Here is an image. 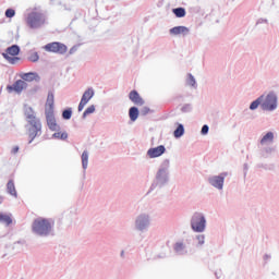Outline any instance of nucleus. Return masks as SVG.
<instances>
[{
    "label": "nucleus",
    "mask_w": 279,
    "mask_h": 279,
    "mask_svg": "<svg viewBox=\"0 0 279 279\" xmlns=\"http://www.w3.org/2000/svg\"><path fill=\"white\" fill-rule=\"evenodd\" d=\"M263 101H265V94L260 95L250 104V110H258V107L263 110Z\"/></svg>",
    "instance_id": "6ab92c4d"
},
{
    "label": "nucleus",
    "mask_w": 279,
    "mask_h": 279,
    "mask_svg": "<svg viewBox=\"0 0 279 279\" xmlns=\"http://www.w3.org/2000/svg\"><path fill=\"white\" fill-rule=\"evenodd\" d=\"M274 151H276L275 147H271V146L264 147L262 149V156H263V158H269V156H271V154H274Z\"/></svg>",
    "instance_id": "2f4dec72"
},
{
    "label": "nucleus",
    "mask_w": 279,
    "mask_h": 279,
    "mask_svg": "<svg viewBox=\"0 0 279 279\" xmlns=\"http://www.w3.org/2000/svg\"><path fill=\"white\" fill-rule=\"evenodd\" d=\"M54 104H56V96L53 94V90H49L47 100H46L45 112H53Z\"/></svg>",
    "instance_id": "f3484780"
},
{
    "label": "nucleus",
    "mask_w": 279,
    "mask_h": 279,
    "mask_svg": "<svg viewBox=\"0 0 279 279\" xmlns=\"http://www.w3.org/2000/svg\"><path fill=\"white\" fill-rule=\"evenodd\" d=\"M4 15L7 19H14V16H16V11L12 8H9L5 10Z\"/></svg>",
    "instance_id": "4c0bfd02"
},
{
    "label": "nucleus",
    "mask_w": 279,
    "mask_h": 279,
    "mask_svg": "<svg viewBox=\"0 0 279 279\" xmlns=\"http://www.w3.org/2000/svg\"><path fill=\"white\" fill-rule=\"evenodd\" d=\"M93 97H95V89L93 87H88L83 93V96L78 104V107H77L78 112H82V110H84V108L86 107V104H88V101H90L93 99Z\"/></svg>",
    "instance_id": "9d476101"
},
{
    "label": "nucleus",
    "mask_w": 279,
    "mask_h": 279,
    "mask_svg": "<svg viewBox=\"0 0 279 279\" xmlns=\"http://www.w3.org/2000/svg\"><path fill=\"white\" fill-rule=\"evenodd\" d=\"M8 56L16 57L21 53V47L19 45H12L5 49Z\"/></svg>",
    "instance_id": "412c9836"
},
{
    "label": "nucleus",
    "mask_w": 279,
    "mask_h": 279,
    "mask_svg": "<svg viewBox=\"0 0 279 279\" xmlns=\"http://www.w3.org/2000/svg\"><path fill=\"white\" fill-rule=\"evenodd\" d=\"M120 257H121V258H125V251H121V252H120Z\"/></svg>",
    "instance_id": "de8ad7c7"
},
{
    "label": "nucleus",
    "mask_w": 279,
    "mask_h": 279,
    "mask_svg": "<svg viewBox=\"0 0 279 279\" xmlns=\"http://www.w3.org/2000/svg\"><path fill=\"white\" fill-rule=\"evenodd\" d=\"M95 110H96L95 105H90V106L83 112L82 119L84 120V119H86V117H88V114L95 113Z\"/></svg>",
    "instance_id": "f704fd0d"
},
{
    "label": "nucleus",
    "mask_w": 279,
    "mask_h": 279,
    "mask_svg": "<svg viewBox=\"0 0 279 279\" xmlns=\"http://www.w3.org/2000/svg\"><path fill=\"white\" fill-rule=\"evenodd\" d=\"M263 23L265 25H269V20L268 19H263V17L258 19L256 24H255V27H257V25H263Z\"/></svg>",
    "instance_id": "ea45409f"
},
{
    "label": "nucleus",
    "mask_w": 279,
    "mask_h": 279,
    "mask_svg": "<svg viewBox=\"0 0 279 279\" xmlns=\"http://www.w3.org/2000/svg\"><path fill=\"white\" fill-rule=\"evenodd\" d=\"M184 134V124L179 123L175 130L173 131L174 138H182Z\"/></svg>",
    "instance_id": "cd10ccee"
},
{
    "label": "nucleus",
    "mask_w": 279,
    "mask_h": 279,
    "mask_svg": "<svg viewBox=\"0 0 279 279\" xmlns=\"http://www.w3.org/2000/svg\"><path fill=\"white\" fill-rule=\"evenodd\" d=\"M20 77L23 82H40V75L36 72L23 73Z\"/></svg>",
    "instance_id": "a211bd4d"
},
{
    "label": "nucleus",
    "mask_w": 279,
    "mask_h": 279,
    "mask_svg": "<svg viewBox=\"0 0 279 279\" xmlns=\"http://www.w3.org/2000/svg\"><path fill=\"white\" fill-rule=\"evenodd\" d=\"M173 250L179 256H184V254H186V246L182 242H177Z\"/></svg>",
    "instance_id": "5701e85b"
},
{
    "label": "nucleus",
    "mask_w": 279,
    "mask_h": 279,
    "mask_svg": "<svg viewBox=\"0 0 279 279\" xmlns=\"http://www.w3.org/2000/svg\"><path fill=\"white\" fill-rule=\"evenodd\" d=\"M190 226L193 232L202 234V232L206 231V216L203 213H194L190 220Z\"/></svg>",
    "instance_id": "20e7f679"
},
{
    "label": "nucleus",
    "mask_w": 279,
    "mask_h": 279,
    "mask_svg": "<svg viewBox=\"0 0 279 279\" xmlns=\"http://www.w3.org/2000/svg\"><path fill=\"white\" fill-rule=\"evenodd\" d=\"M71 117H73V108L68 107L62 111V119L64 121H70Z\"/></svg>",
    "instance_id": "7c9ffc66"
},
{
    "label": "nucleus",
    "mask_w": 279,
    "mask_h": 279,
    "mask_svg": "<svg viewBox=\"0 0 279 279\" xmlns=\"http://www.w3.org/2000/svg\"><path fill=\"white\" fill-rule=\"evenodd\" d=\"M209 131H210V126H208V124H204V125L202 126L201 134H202L203 136H206V134H208Z\"/></svg>",
    "instance_id": "a19ab883"
},
{
    "label": "nucleus",
    "mask_w": 279,
    "mask_h": 279,
    "mask_svg": "<svg viewBox=\"0 0 279 279\" xmlns=\"http://www.w3.org/2000/svg\"><path fill=\"white\" fill-rule=\"evenodd\" d=\"M52 138H57L59 141H66L69 138V133L66 132H59L57 131L56 133L52 134Z\"/></svg>",
    "instance_id": "473e14b6"
},
{
    "label": "nucleus",
    "mask_w": 279,
    "mask_h": 279,
    "mask_svg": "<svg viewBox=\"0 0 279 279\" xmlns=\"http://www.w3.org/2000/svg\"><path fill=\"white\" fill-rule=\"evenodd\" d=\"M215 276H216V278H219V275H217V272H215Z\"/></svg>",
    "instance_id": "8fccbe9b"
},
{
    "label": "nucleus",
    "mask_w": 279,
    "mask_h": 279,
    "mask_svg": "<svg viewBox=\"0 0 279 279\" xmlns=\"http://www.w3.org/2000/svg\"><path fill=\"white\" fill-rule=\"evenodd\" d=\"M48 53H58L59 56H64L69 51V47L60 41H52L43 47Z\"/></svg>",
    "instance_id": "0eeeda50"
},
{
    "label": "nucleus",
    "mask_w": 279,
    "mask_h": 279,
    "mask_svg": "<svg viewBox=\"0 0 279 279\" xmlns=\"http://www.w3.org/2000/svg\"><path fill=\"white\" fill-rule=\"evenodd\" d=\"M226 178H228V172H221L218 175H211L208 178V183L214 189L218 191H223V182H226Z\"/></svg>",
    "instance_id": "1a4fd4ad"
},
{
    "label": "nucleus",
    "mask_w": 279,
    "mask_h": 279,
    "mask_svg": "<svg viewBox=\"0 0 279 279\" xmlns=\"http://www.w3.org/2000/svg\"><path fill=\"white\" fill-rule=\"evenodd\" d=\"M7 192L13 197H19V194L16 193V186L14 185V180L10 179L7 183Z\"/></svg>",
    "instance_id": "4be33fe9"
},
{
    "label": "nucleus",
    "mask_w": 279,
    "mask_h": 279,
    "mask_svg": "<svg viewBox=\"0 0 279 279\" xmlns=\"http://www.w3.org/2000/svg\"><path fill=\"white\" fill-rule=\"evenodd\" d=\"M187 84L189 86H192V88H197V81L195 80V76L193 74H187Z\"/></svg>",
    "instance_id": "72a5a7b5"
},
{
    "label": "nucleus",
    "mask_w": 279,
    "mask_h": 279,
    "mask_svg": "<svg viewBox=\"0 0 279 279\" xmlns=\"http://www.w3.org/2000/svg\"><path fill=\"white\" fill-rule=\"evenodd\" d=\"M45 114L49 130L51 132H60V125L56 121V114L53 113V111H45Z\"/></svg>",
    "instance_id": "9b49d317"
},
{
    "label": "nucleus",
    "mask_w": 279,
    "mask_h": 279,
    "mask_svg": "<svg viewBox=\"0 0 279 279\" xmlns=\"http://www.w3.org/2000/svg\"><path fill=\"white\" fill-rule=\"evenodd\" d=\"M47 22V16L44 13L33 11L27 14L26 24L31 29H40Z\"/></svg>",
    "instance_id": "7ed1b4c3"
},
{
    "label": "nucleus",
    "mask_w": 279,
    "mask_h": 279,
    "mask_svg": "<svg viewBox=\"0 0 279 279\" xmlns=\"http://www.w3.org/2000/svg\"><path fill=\"white\" fill-rule=\"evenodd\" d=\"M27 124L29 125L28 128V145H32V143H34V138H36V136H40L43 134V123L40 122V120H36V121H29L27 122Z\"/></svg>",
    "instance_id": "423d86ee"
},
{
    "label": "nucleus",
    "mask_w": 279,
    "mask_h": 279,
    "mask_svg": "<svg viewBox=\"0 0 279 279\" xmlns=\"http://www.w3.org/2000/svg\"><path fill=\"white\" fill-rule=\"evenodd\" d=\"M138 117H141V110H138V107L133 106L129 109V118L132 123H135V121L138 120Z\"/></svg>",
    "instance_id": "aec40b11"
},
{
    "label": "nucleus",
    "mask_w": 279,
    "mask_h": 279,
    "mask_svg": "<svg viewBox=\"0 0 279 279\" xmlns=\"http://www.w3.org/2000/svg\"><path fill=\"white\" fill-rule=\"evenodd\" d=\"M32 233L40 239H49L56 236V222L51 218H36L32 222Z\"/></svg>",
    "instance_id": "f257e3e1"
},
{
    "label": "nucleus",
    "mask_w": 279,
    "mask_h": 279,
    "mask_svg": "<svg viewBox=\"0 0 279 279\" xmlns=\"http://www.w3.org/2000/svg\"><path fill=\"white\" fill-rule=\"evenodd\" d=\"M0 223H4L5 226H12V217L8 214L0 213Z\"/></svg>",
    "instance_id": "bb28decb"
},
{
    "label": "nucleus",
    "mask_w": 279,
    "mask_h": 279,
    "mask_svg": "<svg viewBox=\"0 0 279 279\" xmlns=\"http://www.w3.org/2000/svg\"><path fill=\"white\" fill-rule=\"evenodd\" d=\"M27 60L29 62H38V60H40V56L38 54V52H29Z\"/></svg>",
    "instance_id": "c9c22d12"
},
{
    "label": "nucleus",
    "mask_w": 279,
    "mask_h": 279,
    "mask_svg": "<svg viewBox=\"0 0 279 279\" xmlns=\"http://www.w3.org/2000/svg\"><path fill=\"white\" fill-rule=\"evenodd\" d=\"M267 143H274V132H267L260 140V145H267Z\"/></svg>",
    "instance_id": "a878e982"
},
{
    "label": "nucleus",
    "mask_w": 279,
    "mask_h": 279,
    "mask_svg": "<svg viewBox=\"0 0 279 279\" xmlns=\"http://www.w3.org/2000/svg\"><path fill=\"white\" fill-rule=\"evenodd\" d=\"M182 95H178V96H175L174 98H173V100L175 101V100H179V99H182Z\"/></svg>",
    "instance_id": "09e8293b"
},
{
    "label": "nucleus",
    "mask_w": 279,
    "mask_h": 279,
    "mask_svg": "<svg viewBox=\"0 0 279 279\" xmlns=\"http://www.w3.org/2000/svg\"><path fill=\"white\" fill-rule=\"evenodd\" d=\"M181 112L183 114H186L189 112H193V105H191V104L183 105L182 108H181Z\"/></svg>",
    "instance_id": "e433bc0d"
},
{
    "label": "nucleus",
    "mask_w": 279,
    "mask_h": 279,
    "mask_svg": "<svg viewBox=\"0 0 279 279\" xmlns=\"http://www.w3.org/2000/svg\"><path fill=\"white\" fill-rule=\"evenodd\" d=\"M278 109V95L275 92H269L266 96L264 95V100L262 101V110L264 112H274Z\"/></svg>",
    "instance_id": "39448f33"
},
{
    "label": "nucleus",
    "mask_w": 279,
    "mask_h": 279,
    "mask_svg": "<svg viewBox=\"0 0 279 279\" xmlns=\"http://www.w3.org/2000/svg\"><path fill=\"white\" fill-rule=\"evenodd\" d=\"M149 215L141 214L135 218V230H137V232H147V230H149Z\"/></svg>",
    "instance_id": "6e6552de"
},
{
    "label": "nucleus",
    "mask_w": 279,
    "mask_h": 279,
    "mask_svg": "<svg viewBox=\"0 0 279 279\" xmlns=\"http://www.w3.org/2000/svg\"><path fill=\"white\" fill-rule=\"evenodd\" d=\"M129 99L135 106H145V100L141 97V94L136 89H133L129 94Z\"/></svg>",
    "instance_id": "2eb2a0df"
},
{
    "label": "nucleus",
    "mask_w": 279,
    "mask_h": 279,
    "mask_svg": "<svg viewBox=\"0 0 279 279\" xmlns=\"http://www.w3.org/2000/svg\"><path fill=\"white\" fill-rule=\"evenodd\" d=\"M190 33L191 29L186 26H174L169 29L170 36H180V34H182V36H189Z\"/></svg>",
    "instance_id": "dca6fc26"
},
{
    "label": "nucleus",
    "mask_w": 279,
    "mask_h": 279,
    "mask_svg": "<svg viewBox=\"0 0 279 279\" xmlns=\"http://www.w3.org/2000/svg\"><path fill=\"white\" fill-rule=\"evenodd\" d=\"M258 167L262 168V169H265V170H267V169L271 170V168L274 166H268V165H265V163H260V165H258Z\"/></svg>",
    "instance_id": "79ce46f5"
},
{
    "label": "nucleus",
    "mask_w": 279,
    "mask_h": 279,
    "mask_svg": "<svg viewBox=\"0 0 279 279\" xmlns=\"http://www.w3.org/2000/svg\"><path fill=\"white\" fill-rule=\"evenodd\" d=\"M172 14H174L177 19H184V16H186V9L183 7L174 8L172 9Z\"/></svg>",
    "instance_id": "b1692460"
},
{
    "label": "nucleus",
    "mask_w": 279,
    "mask_h": 279,
    "mask_svg": "<svg viewBox=\"0 0 279 279\" xmlns=\"http://www.w3.org/2000/svg\"><path fill=\"white\" fill-rule=\"evenodd\" d=\"M269 259H271V255L265 254V255H264V260H269Z\"/></svg>",
    "instance_id": "49530a36"
},
{
    "label": "nucleus",
    "mask_w": 279,
    "mask_h": 279,
    "mask_svg": "<svg viewBox=\"0 0 279 279\" xmlns=\"http://www.w3.org/2000/svg\"><path fill=\"white\" fill-rule=\"evenodd\" d=\"M169 167H171L169 159H165L155 175V179L147 192V195L151 193V191H156V189H162L169 184Z\"/></svg>",
    "instance_id": "f03ea898"
},
{
    "label": "nucleus",
    "mask_w": 279,
    "mask_h": 279,
    "mask_svg": "<svg viewBox=\"0 0 279 279\" xmlns=\"http://www.w3.org/2000/svg\"><path fill=\"white\" fill-rule=\"evenodd\" d=\"M167 147L165 145H159L157 147H151L147 150L148 158H160L163 154H166Z\"/></svg>",
    "instance_id": "ddd939ff"
},
{
    "label": "nucleus",
    "mask_w": 279,
    "mask_h": 279,
    "mask_svg": "<svg viewBox=\"0 0 279 279\" xmlns=\"http://www.w3.org/2000/svg\"><path fill=\"white\" fill-rule=\"evenodd\" d=\"M27 88V82L23 80L15 81L12 85H8L7 89L9 93H17V95H21L23 90Z\"/></svg>",
    "instance_id": "f8f14e48"
},
{
    "label": "nucleus",
    "mask_w": 279,
    "mask_h": 279,
    "mask_svg": "<svg viewBox=\"0 0 279 279\" xmlns=\"http://www.w3.org/2000/svg\"><path fill=\"white\" fill-rule=\"evenodd\" d=\"M0 204H1V201H0Z\"/></svg>",
    "instance_id": "3c124183"
},
{
    "label": "nucleus",
    "mask_w": 279,
    "mask_h": 279,
    "mask_svg": "<svg viewBox=\"0 0 279 279\" xmlns=\"http://www.w3.org/2000/svg\"><path fill=\"white\" fill-rule=\"evenodd\" d=\"M248 169H250V166H247V163H244V165H243L244 178L247 175Z\"/></svg>",
    "instance_id": "c03bdc74"
},
{
    "label": "nucleus",
    "mask_w": 279,
    "mask_h": 279,
    "mask_svg": "<svg viewBox=\"0 0 279 279\" xmlns=\"http://www.w3.org/2000/svg\"><path fill=\"white\" fill-rule=\"evenodd\" d=\"M149 112H151V109L149 107H143L141 110H140V114L142 117H147V114H149Z\"/></svg>",
    "instance_id": "58836bf2"
},
{
    "label": "nucleus",
    "mask_w": 279,
    "mask_h": 279,
    "mask_svg": "<svg viewBox=\"0 0 279 279\" xmlns=\"http://www.w3.org/2000/svg\"><path fill=\"white\" fill-rule=\"evenodd\" d=\"M81 160H82V168L84 169V171H86L88 169V150H84L82 153Z\"/></svg>",
    "instance_id": "c85d7f7f"
},
{
    "label": "nucleus",
    "mask_w": 279,
    "mask_h": 279,
    "mask_svg": "<svg viewBox=\"0 0 279 279\" xmlns=\"http://www.w3.org/2000/svg\"><path fill=\"white\" fill-rule=\"evenodd\" d=\"M75 51H77V46H73L70 50H69V54L73 56V53H75Z\"/></svg>",
    "instance_id": "37998d69"
},
{
    "label": "nucleus",
    "mask_w": 279,
    "mask_h": 279,
    "mask_svg": "<svg viewBox=\"0 0 279 279\" xmlns=\"http://www.w3.org/2000/svg\"><path fill=\"white\" fill-rule=\"evenodd\" d=\"M23 112L27 123H29V121H40V119L36 117V111H34V108H32L29 105H24Z\"/></svg>",
    "instance_id": "4468645a"
},
{
    "label": "nucleus",
    "mask_w": 279,
    "mask_h": 279,
    "mask_svg": "<svg viewBox=\"0 0 279 279\" xmlns=\"http://www.w3.org/2000/svg\"><path fill=\"white\" fill-rule=\"evenodd\" d=\"M2 58L7 60L10 64H16L21 60V57H10V54L2 52Z\"/></svg>",
    "instance_id": "c756f323"
},
{
    "label": "nucleus",
    "mask_w": 279,
    "mask_h": 279,
    "mask_svg": "<svg viewBox=\"0 0 279 279\" xmlns=\"http://www.w3.org/2000/svg\"><path fill=\"white\" fill-rule=\"evenodd\" d=\"M19 149H20L19 146H14V147L12 148V150H11V154H13V155L19 154Z\"/></svg>",
    "instance_id": "a18cd8bd"
},
{
    "label": "nucleus",
    "mask_w": 279,
    "mask_h": 279,
    "mask_svg": "<svg viewBox=\"0 0 279 279\" xmlns=\"http://www.w3.org/2000/svg\"><path fill=\"white\" fill-rule=\"evenodd\" d=\"M194 241H196V247H204V244L206 243V235L205 234H196L194 236Z\"/></svg>",
    "instance_id": "393cba45"
}]
</instances>
